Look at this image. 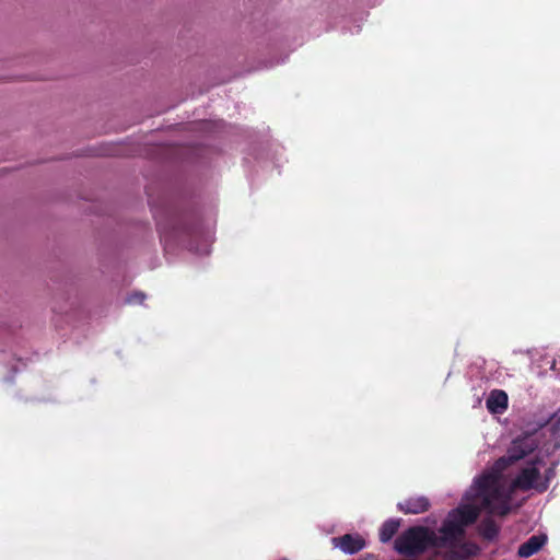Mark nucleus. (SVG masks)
Instances as JSON below:
<instances>
[{
    "label": "nucleus",
    "instance_id": "20e7f679",
    "mask_svg": "<svg viewBox=\"0 0 560 560\" xmlns=\"http://www.w3.org/2000/svg\"><path fill=\"white\" fill-rule=\"evenodd\" d=\"M538 447L533 434H523L514 439L506 454L494 462L497 471L503 472L510 466L532 454Z\"/></svg>",
    "mask_w": 560,
    "mask_h": 560
},
{
    "label": "nucleus",
    "instance_id": "dca6fc26",
    "mask_svg": "<svg viewBox=\"0 0 560 560\" xmlns=\"http://www.w3.org/2000/svg\"><path fill=\"white\" fill-rule=\"evenodd\" d=\"M280 560H288V559H285V558H282V559H280Z\"/></svg>",
    "mask_w": 560,
    "mask_h": 560
},
{
    "label": "nucleus",
    "instance_id": "9b49d317",
    "mask_svg": "<svg viewBox=\"0 0 560 560\" xmlns=\"http://www.w3.org/2000/svg\"><path fill=\"white\" fill-rule=\"evenodd\" d=\"M546 427L553 439V448H560V408L549 418Z\"/></svg>",
    "mask_w": 560,
    "mask_h": 560
},
{
    "label": "nucleus",
    "instance_id": "f257e3e1",
    "mask_svg": "<svg viewBox=\"0 0 560 560\" xmlns=\"http://www.w3.org/2000/svg\"><path fill=\"white\" fill-rule=\"evenodd\" d=\"M501 475L502 472L497 471L493 466L491 472H486L475 480L477 497L481 500L480 512L485 510L491 515L499 516L510 513L509 497L500 483Z\"/></svg>",
    "mask_w": 560,
    "mask_h": 560
},
{
    "label": "nucleus",
    "instance_id": "f03ea898",
    "mask_svg": "<svg viewBox=\"0 0 560 560\" xmlns=\"http://www.w3.org/2000/svg\"><path fill=\"white\" fill-rule=\"evenodd\" d=\"M480 515V508L472 504L460 505L452 510L440 527L438 546L453 545L465 536V527L472 525Z\"/></svg>",
    "mask_w": 560,
    "mask_h": 560
},
{
    "label": "nucleus",
    "instance_id": "39448f33",
    "mask_svg": "<svg viewBox=\"0 0 560 560\" xmlns=\"http://www.w3.org/2000/svg\"><path fill=\"white\" fill-rule=\"evenodd\" d=\"M540 477L539 469L532 464L521 470V472L515 477L512 481L513 489H520L522 491H528L530 489H536L537 482Z\"/></svg>",
    "mask_w": 560,
    "mask_h": 560
},
{
    "label": "nucleus",
    "instance_id": "0eeeda50",
    "mask_svg": "<svg viewBox=\"0 0 560 560\" xmlns=\"http://www.w3.org/2000/svg\"><path fill=\"white\" fill-rule=\"evenodd\" d=\"M398 510L405 514H419L427 512L430 508V501L427 497H416L406 499L398 503Z\"/></svg>",
    "mask_w": 560,
    "mask_h": 560
},
{
    "label": "nucleus",
    "instance_id": "4468645a",
    "mask_svg": "<svg viewBox=\"0 0 560 560\" xmlns=\"http://www.w3.org/2000/svg\"><path fill=\"white\" fill-rule=\"evenodd\" d=\"M469 556L470 553L466 552V545H463L459 551H450L447 553V560H465Z\"/></svg>",
    "mask_w": 560,
    "mask_h": 560
},
{
    "label": "nucleus",
    "instance_id": "f8f14e48",
    "mask_svg": "<svg viewBox=\"0 0 560 560\" xmlns=\"http://www.w3.org/2000/svg\"><path fill=\"white\" fill-rule=\"evenodd\" d=\"M399 525H400L399 521H396V520L386 521L381 527L380 540L382 542L389 541L395 536V534L398 532Z\"/></svg>",
    "mask_w": 560,
    "mask_h": 560
},
{
    "label": "nucleus",
    "instance_id": "ddd939ff",
    "mask_svg": "<svg viewBox=\"0 0 560 560\" xmlns=\"http://www.w3.org/2000/svg\"><path fill=\"white\" fill-rule=\"evenodd\" d=\"M555 476V469L552 467L548 468L545 472V481L539 482L536 486V490L538 492H545L549 487L550 479Z\"/></svg>",
    "mask_w": 560,
    "mask_h": 560
},
{
    "label": "nucleus",
    "instance_id": "423d86ee",
    "mask_svg": "<svg viewBox=\"0 0 560 560\" xmlns=\"http://www.w3.org/2000/svg\"><path fill=\"white\" fill-rule=\"evenodd\" d=\"M332 544L347 555L358 553L366 545L364 538L359 534H345L335 537L332 538Z\"/></svg>",
    "mask_w": 560,
    "mask_h": 560
},
{
    "label": "nucleus",
    "instance_id": "9d476101",
    "mask_svg": "<svg viewBox=\"0 0 560 560\" xmlns=\"http://www.w3.org/2000/svg\"><path fill=\"white\" fill-rule=\"evenodd\" d=\"M478 530L485 539L493 540L499 535L500 528L491 517H486L479 523Z\"/></svg>",
    "mask_w": 560,
    "mask_h": 560
},
{
    "label": "nucleus",
    "instance_id": "2eb2a0df",
    "mask_svg": "<svg viewBox=\"0 0 560 560\" xmlns=\"http://www.w3.org/2000/svg\"><path fill=\"white\" fill-rule=\"evenodd\" d=\"M145 300V294L142 292H135L128 299V303L141 304Z\"/></svg>",
    "mask_w": 560,
    "mask_h": 560
},
{
    "label": "nucleus",
    "instance_id": "1a4fd4ad",
    "mask_svg": "<svg viewBox=\"0 0 560 560\" xmlns=\"http://www.w3.org/2000/svg\"><path fill=\"white\" fill-rule=\"evenodd\" d=\"M547 541L546 535H533L517 550L520 558H529L538 552Z\"/></svg>",
    "mask_w": 560,
    "mask_h": 560
},
{
    "label": "nucleus",
    "instance_id": "6e6552de",
    "mask_svg": "<svg viewBox=\"0 0 560 560\" xmlns=\"http://www.w3.org/2000/svg\"><path fill=\"white\" fill-rule=\"evenodd\" d=\"M508 394L502 389H493L490 392L486 406L490 413H503L508 409Z\"/></svg>",
    "mask_w": 560,
    "mask_h": 560
},
{
    "label": "nucleus",
    "instance_id": "7ed1b4c3",
    "mask_svg": "<svg viewBox=\"0 0 560 560\" xmlns=\"http://www.w3.org/2000/svg\"><path fill=\"white\" fill-rule=\"evenodd\" d=\"M429 548H439L438 535L424 526H412L395 540V549L405 556L422 555Z\"/></svg>",
    "mask_w": 560,
    "mask_h": 560
}]
</instances>
